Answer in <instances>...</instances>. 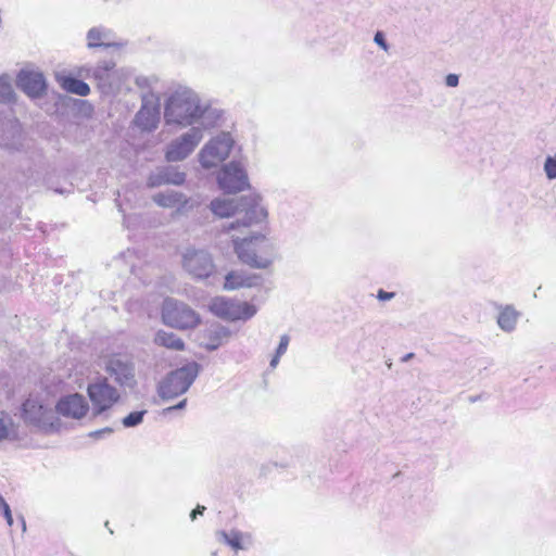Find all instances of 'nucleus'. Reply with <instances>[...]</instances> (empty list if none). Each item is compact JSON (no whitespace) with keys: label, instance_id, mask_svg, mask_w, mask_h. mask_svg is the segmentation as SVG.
Segmentation results:
<instances>
[{"label":"nucleus","instance_id":"f257e3e1","mask_svg":"<svg viewBox=\"0 0 556 556\" xmlns=\"http://www.w3.org/2000/svg\"><path fill=\"white\" fill-rule=\"evenodd\" d=\"M261 199L257 195L241 198L238 203L229 200H214L211 203V210L219 217H229L237 213L243 214L242 222H237V227L240 225L250 227L253 224L261 223L266 219L267 212L261 205Z\"/></svg>","mask_w":556,"mask_h":556},{"label":"nucleus","instance_id":"f03ea898","mask_svg":"<svg viewBox=\"0 0 556 556\" xmlns=\"http://www.w3.org/2000/svg\"><path fill=\"white\" fill-rule=\"evenodd\" d=\"M233 248L239 260L254 268H267L275 257L273 243L264 235L233 240Z\"/></svg>","mask_w":556,"mask_h":556},{"label":"nucleus","instance_id":"7ed1b4c3","mask_svg":"<svg viewBox=\"0 0 556 556\" xmlns=\"http://www.w3.org/2000/svg\"><path fill=\"white\" fill-rule=\"evenodd\" d=\"M201 110L198 103L186 94H173L165 108V119L167 124L180 126L192 125L200 116Z\"/></svg>","mask_w":556,"mask_h":556},{"label":"nucleus","instance_id":"20e7f679","mask_svg":"<svg viewBox=\"0 0 556 556\" xmlns=\"http://www.w3.org/2000/svg\"><path fill=\"white\" fill-rule=\"evenodd\" d=\"M199 366L197 363H189L178 368L161 382L159 395L164 400L174 399L185 393L198 376Z\"/></svg>","mask_w":556,"mask_h":556},{"label":"nucleus","instance_id":"39448f33","mask_svg":"<svg viewBox=\"0 0 556 556\" xmlns=\"http://www.w3.org/2000/svg\"><path fill=\"white\" fill-rule=\"evenodd\" d=\"M162 319L165 325L180 330L194 328L201 323L200 315L195 311L173 299L164 301Z\"/></svg>","mask_w":556,"mask_h":556},{"label":"nucleus","instance_id":"423d86ee","mask_svg":"<svg viewBox=\"0 0 556 556\" xmlns=\"http://www.w3.org/2000/svg\"><path fill=\"white\" fill-rule=\"evenodd\" d=\"M87 394L93 406L94 415H100L110 409L119 400L117 389L110 384L106 378H99L89 383Z\"/></svg>","mask_w":556,"mask_h":556},{"label":"nucleus","instance_id":"0eeeda50","mask_svg":"<svg viewBox=\"0 0 556 556\" xmlns=\"http://www.w3.org/2000/svg\"><path fill=\"white\" fill-rule=\"evenodd\" d=\"M210 311L224 319L240 320L251 318L256 309L247 302H239L224 296H217L210 303Z\"/></svg>","mask_w":556,"mask_h":556},{"label":"nucleus","instance_id":"6e6552de","mask_svg":"<svg viewBox=\"0 0 556 556\" xmlns=\"http://www.w3.org/2000/svg\"><path fill=\"white\" fill-rule=\"evenodd\" d=\"M232 146L233 140L229 134H222L210 140L200 152L202 166L205 168L217 166L228 157Z\"/></svg>","mask_w":556,"mask_h":556},{"label":"nucleus","instance_id":"1a4fd4ad","mask_svg":"<svg viewBox=\"0 0 556 556\" xmlns=\"http://www.w3.org/2000/svg\"><path fill=\"white\" fill-rule=\"evenodd\" d=\"M217 180L219 187L227 193H237L249 187L245 170L235 162L223 167Z\"/></svg>","mask_w":556,"mask_h":556},{"label":"nucleus","instance_id":"9d476101","mask_svg":"<svg viewBox=\"0 0 556 556\" xmlns=\"http://www.w3.org/2000/svg\"><path fill=\"white\" fill-rule=\"evenodd\" d=\"M202 138V131L198 128H192L190 132L184 135L179 140L169 146L166 152L167 161L177 162L184 160L194 150Z\"/></svg>","mask_w":556,"mask_h":556},{"label":"nucleus","instance_id":"9b49d317","mask_svg":"<svg viewBox=\"0 0 556 556\" xmlns=\"http://www.w3.org/2000/svg\"><path fill=\"white\" fill-rule=\"evenodd\" d=\"M185 269L195 278H207L213 271V263L207 253L191 250L184 255Z\"/></svg>","mask_w":556,"mask_h":556},{"label":"nucleus","instance_id":"f8f14e48","mask_svg":"<svg viewBox=\"0 0 556 556\" xmlns=\"http://www.w3.org/2000/svg\"><path fill=\"white\" fill-rule=\"evenodd\" d=\"M21 416L27 424L45 426L51 419L52 410L37 399L28 397L22 405Z\"/></svg>","mask_w":556,"mask_h":556},{"label":"nucleus","instance_id":"ddd939ff","mask_svg":"<svg viewBox=\"0 0 556 556\" xmlns=\"http://www.w3.org/2000/svg\"><path fill=\"white\" fill-rule=\"evenodd\" d=\"M17 85L31 98H38L47 90V84L43 75L35 71H21L17 75Z\"/></svg>","mask_w":556,"mask_h":556},{"label":"nucleus","instance_id":"4468645a","mask_svg":"<svg viewBox=\"0 0 556 556\" xmlns=\"http://www.w3.org/2000/svg\"><path fill=\"white\" fill-rule=\"evenodd\" d=\"M56 409L63 416L80 419L87 415L89 406L81 394L75 393L62 397Z\"/></svg>","mask_w":556,"mask_h":556},{"label":"nucleus","instance_id":"2eb2a0df","mask_svg":"<svg viewBox=\"0 0 556 556\" xmlns=\"http://www.w3.org/2000/svg\"><path fill=\"white\" fill-rule=\"evenodd\" d=\"M160 122V105L157 103L144 101L135 117V125L141 131L154 130Z\"/></svg>","mask_w":556,"mask_h":556},{"label":"nucleus","instance_id":"dca6fc26","mask_svg":"<svg viewBox=\"0 0 556 556\" xmlns=\"http://www.w3.org/2000/svg\"><path fill=\"white\" fill-rule=\"evenodd\" d=\"M105 370L115 377L119 383H124L134 378L131 365L125 361L122 355L113 354L104 359Z\"/></svg>","mask_w":556,"mask_h":556},{"label":"nucleus","instance_id":"f3484780","mask_svg":"<svg viewBox=\"0 0 556 556\" xmlns=\"http://www.w3.org/2000/svg\"><path fill=\"white\" fill-rule=\"evenodd\" d=\"M258 275H248L243 271L231 270L225 277L224 289L228 291L252 288L258 283Z\"/></svg>","mask_w":556,"mask_h":556},{"label":"nucleus","instance_id":"a211bd4d","mask_svg":"<svg viewBox=\"0 0 556 556\" xmlns=\"http://www.w3.org/2000/svg\"><path fill=\"white\" fill-rule=\"evenodd\" d=\"M58 83L67 92L75 93L78 96H87L90 92L89 86L75 77L58 75Z\"/></svg>","mask_w":556,"mask_h":556},{"label":"nucleus","instance_id":"6ab92c4d","mask_svg":"<svg viewBox=\"0 0 556 556\" xmlns=\"http://www.w3.org/2000/svg\"><path fill=\"white\" fill-rule=\"evenodd\" d=\"M154 342L160 346L175 351H182L185 349L184 341L172 332L159 331L155 334Z\"/></svg>","mask_w":556,"mask_h":556},{"label":"nucleus","instance_id":"aec40b11","mask_svg":"<svg viewBox=\"0 0 556 556\" xmlns=\"http://www.w3.org/2000/svg\"><path fill=\"white\" fill-rule=\"evenodd\" d=\"M154 201L163 207H176L179 210L181 206H184L187 201L182 197V194H179L177 192H166V193H159L154 197Z\"/></svg>","mask_w":556,"mask_h":556},{"label":"nucleus","instance_id":"412c9836","mask_svg":"<svg viewBox=\"0 0 556 556\" xmlns=\"http://www.w3.org/2000/svg\"><path fill=\"white\" fill-rule=\"evenodd\" d=\"M518 316L519 314L514 307L506 306L500 312L497 324L503 330L511 331L517 324Z\"/></svg>","mask_w":556,"mask_h":556},{"label":"nucleus","instance_id":"4be33fe9","mask_svg":"<svg viewBox=\"0 0 556 556\" xmlns=\"http://www.w3.org/2000/svg\"><path fill=\"white\" fill-rule=\"evenodd\" d=\"M208 341L206 342V348L208 350L217 349L225 340H228L230 332L225 328H218L216 330H211L206 333Z\"/></svg>","mask_w":556,"mask_h":556},{"label":"nucleus","instance_id":"5701e85b","mask_svg":"<svg viewBox=\"0 0 556 556\" xmlns=\"http://www.w3.org/2000/svg\"><path fill=\"white\" fill-rule=\"evenodd\" d=\"M15 99L11 84L3 77H0V102L10 103Z\"/></svg>","mask_w":556,"mask_h":556},{"label":"nucleus","instance_id":"b1692460","mask_svg":"<svg viewBox=\"0 0 556 556\" xmlns=\"http://www.w3.org/2000/svg\"><path fill=\"white\" fill-rule=\"evenodd\" d=\"M224 541L231 546L235 551L243 548L242 541L243 535L238 531H230L229 533H222Z\"/></svg>","mask_w":556,"mask_h":556},{"label":"nucleus","instance_id":"393cba45","mask_svg":"<svg viewBox=\"0 0 556 556\" xmlns=\"http://www.w3.org/2000/svg\"><path fill=\"white\" fill-rule=\"evenodd\" d=\"M162 179L166 184L181 185L185 181V174L177 170L167 169Z\"/></svg>","mask_w":556,"mask_h":556},{"label":"nucleus","instance_id":"a878e982","mask_svg":"<svg viewBox=\"0 0 556 556\" xmlns=\"http://www.w3.org/2000/svg\"><path fill=\"white\" fill-rule=\"evenodd\" d=\"M143 412H132L123 419L125 427H134L142 421Z\"/></svg>","mask_w":556,"mask_h":556},{"label":"nucleus","instance_id":"bb28decb","mask_svg":"<svg viewBox=\"0 0 556 556\" xmlns=\"http://www.w3.org/2000/svg\"><path fill=\"white\" fill-rule=\"evenodd\" d=\"M544 168L549 179L556 178V159L547 157Z\"/></svg>","mask_w":556,"mask_h":556},{"label":"nucleus","instance_id":"cd10ccee","mask_svg":"<svg viewBox=\"0 0 556 556\" xmlns=\"http://www.w3.org/2000/svg\"><path fill=\"white\" fill-rule=\"evenodd\" d=\"M13 428V424L11 421L7 422L3 418H0V441L7 439Z\"/></svg>","mask_w":556,"mask_h":556},{"label":"nucleus","instance_id":"c85d7f7f","mask_svg":"<svg viewBox=\"0 0 556 556\" xmlns=\"http://www.w3.org/2000/svg\"><path fill=\"white\" fill-rule=\"evenodd\" d=\"M0 508L2 509L3 511V515H4V518L8 522L9 526H12L13 523V518H12V514H11V509H10V506L9 504L4 501L3 497L0 496Z\"/></svg>","mask_w":556,"mask_h":556},{"label":"nucleus","instance_id":"c756f323","mask_svg":"<svg viewBox=\"0 0 556 556\" xmlns=\"http://www.w3.org/2000/svg\"><path fill=\"white\" fill-rule=\"evenodd\" d=\"M395 296V293L394 292H387L382 289H380L377 293V298L378 300L380 301H388V300H391Z\"/></svg>","mask_w":556,"mask_h":556},{"label":"nucleus","instance_id":"7c9ffc66","mask_svg":"<svg viewBox=\"0 0 556 556\" xmlns=\"http://www.w3.org/2000/svg\"><path fill=\"white\" fill-rule=\"evenodd\" d=\"M288 343H289V339L287 337H282L280 339V342H279L276 353H278L279 355H282L287 351Z\"/></svg>","mask_w":556,"mask_h":556},{"label":"nucleus","instance_id":"2f4dec72","mask_svg":"<svg viewBox=\"0 0 556 556\" xmlns=\"http://www.w3.org/2000/svg\"><path fill=\"white\" fill-rule=\"evenodd\" d=\"M445 83L448 87H456L458 85V76L456 74H448Z\"/></svg>","mask_w":556,"mask_h":556},{"label":"nucleus","instance_id":"473e14b6","mask_svg":"<svg viewBox=\"0 0 556 556\" xmlns=\"http://www.w3.org/2000/svg\"><path fill=\"white\" fill-rule=\"evenodd\" d=\"M205 510V507L202 506V505H198L192 511H191V519L194 520L197 518L198 515H203Z\"/></svg>","mask_w":556,"mask_h":556},{"label":"nucleus","instance_id":"72a5a7b5","mask_svg":"<svg viewBox=\"0 0 556 556\" xmlns=\"http://www.w3.org/2000/svg\"><path fill=\"white\" fill-rule=\"evenodd\" d=\"M87 35H108L102 27H92L88 30Z\"/></svg>","mask_w":556,"mask_h":556},{"label":"nucleus","instance_id":"f704fd0d","mask_svg":"<svg viewBox=\"0 0 556 556\" xmlns=\"http://www.w3.org/2000/svg\"><path fill=\"white\" fill-rule=\"evenodd\" d=\"M375 38V41L380 46L382 47L383 49H387V45H386V37H374Z\"/></svg>","mask_w":556,"mask_h":556},{"label":"nucleus","instance_id":"c9c22d12","mask_svg":"<svg viewBox=\"0 0 556 556\" xmlns=\"http://www.w3.org/2000/svg\"><path fill=\"white\" fill-rule=\"evenodd\" d=\"M280 356H281V355H279L278 353H276V355L273 357V359H271V362H270V365H271L273 367H275V366L278 364V361H279V357H280Z\"/></svg>","mask_w":556,"mask_h":556},{"label":"nucleus","instance_id":"e433bc0d","mask_svg":"<svg viewBox=\"0 0 556 556\" xmlns=\"http://www.w3.org/2000/svg\"><path fill=\"white\" fill-rule=\"evenodd\" d=\"M185 403H186V400L181 401L178 405L174 406V408H181V407H184Z\"/></svg>","mask_w":556,"mask_h":556},{"label":"nucleus","instance_id":"4c0bfd02","mask_svg":"<svg viewBox=\"0 0 556 556\" xmlns=\"http://www.w3.org/2000/svg\"><path fill=\"white\" fill-rule=\"evenodd\" d=\"M412 357H413V354H412V353H410V354H407V355L403 358V361H407V359H409V358H412Z\"/></svg>","mask_w":556,"mask_h":556},{"label":"nucleus","instance_id":"58836bf2","mask_svg":"<svg viewBox=\"0 0 556 556\" xmlns=\"http://www.w3.org/2000/svg\"><path fill=\"white\" fill-rule=\"evenodd\" d=\"M375 35L380 36V35H384V34L381 30H377Z\"/></svg>","mask_w":556,"mask_h":556},{"label":"nucleus","instance_id":"ea45409f","mask_svg":"<svg viewBox=\"0 0 556 556\" xmlns=\"http://www.w3.org/2000/svg\"><path fill=\"white\" fill-rule=\"evenodd\" d=\"M100 432H93L91 435L98 437Z\"/></svg>","mask_w":556,"mask_h":556}]
</instances>
